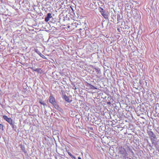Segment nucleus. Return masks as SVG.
<instances>
[{
    "label": "nucleus",
    "mask_w": 159,
    "mask_h": 159,
    "mask_svg": "<svg viewBox=\"0 0 159 159\" xmlns=\"http://www.w3.org/2000/svg\"><path fill=\"white\" fill-rule=\"evenodd\" d=\"M118 153L121 154L124 157L126 155V152L124 148L122 147H119L118 149Z\"/></svg>",
    "instance_id": "1"
},
{
    "label": "nucleus",
    "mask_w": 159,
    "mask_h": 159,
    "mask_svg": "<svg viewBox=\"0 0 159 159\" xmlns=\"http://www.w3.org/2000/svg\"><path fill=\"white\" fill-rule=\"evenodd\" d=\"M3 118L7 121L11 125H13V122L12 119L10 118H8L7 116L4 115L3 116Z\"/></svg>",
    "instance_id": "2"
},
{
    "label": "nucleus",
    "mask_w": 159,
    "mask_h": 159,
    "mask_svg": "<svg viewBox=\"0 0 159 159\" xmlns=\"http://www.w3.org/2000/svg\"><path fill=\"white\" fill-rule=\"evenodd\" d=\"M49 102L53 106L57 103L55 98L52 96H50L49 97Z\"/></svg>",
    "instance_id": "3"
},
{
    "label": "nucleus",
    "mask_w": 159,
    "mask_h": 159,
    "mask_svg": "<svg viewBox=\"0 0 159 159\" xmlns=\"http://www.w3.org/2000/svg\"><path fill=\"white\" fill-rule=\"evenodd\" d=\"M52 17V14L50 13H48L47 14L45 18V21L47 22Z\"/></svg>",
    "instance_id": "4"
},
{
    "label": "nucleus",
    "mask_w": 159,
    "mask_h": 159,
    "mask_svg": "<svg viewBox=\"0 0 159 159\" xmlns=\"http://www.w3.org/2000/svg\"><path fill=\"white\" fill-rule=\"evenodd\" d=\"M148 134L149 136V138H156V135L153 133L152 131H149L148 132Z\"/></svg>",
    "instance_id": "5"
},
{
    "label": "nucleus",
    "mask_w": 159,
    "mask_h": 159,
    "mask_svg": "<svg viewBox=\"0 0 159 159\" xmlns=\"http://www.w3.org/2000/svg\"><path fill=\"white\" fill-rule=\"evenodd\" d=\"M63 99H64L66 101L70 103L72 102V100L71 98H70L68 97L66 95H64L62 98Z\"/></svg>",
    "instance_id": "6"
},
{
    "label": "nucleus",
    "mask_w": 159,
    "mask_h": 159,
    "mask_svg": "<svg viewBox=\"0 0 159 159\" xmlns=\"http://www.w3.org/2000/svg\"><path fill=\"white\" fill-rule=\"evenodd\" d=\"M54 106L56 109L59 111H60L62 112L63 111L62 109L59 107V106L57 105V103H56L54 105Z\"/></svg>",
    "instance_id": "7"
},
{
    "label": "nucleus",
    "mask_w": 159,
    "mask_h": 159,
    "mask_svg": "<svg viewBox=\"0 0 159 159\" xmlns=\"http://www.w3.org/2000/svg\"><path fill=\"white\" fill-rule=\"evenodd\" d=\"M101 14L103 16L104 18L106 19H108V16L107 13L106 12V11H105L103 12H102V13H101Z\"/></svg>",
    "instance_id": "8"
},
{
    "label": "nucleus",
    "mask_w": 159,
    "mask_h": 159,
    "mask_svg": "<svg viewBox=\"0 0 159 159\" xmlns=\"http://www.w3.org/2000/svg\"><path fill=\"white\" fill-rule=\"evenodd\" d=\"M155 138H151V140L152 142V144L154 145V146H156L157 145V143L155 142V141L154 139Z\"/></svg>",
    "instance_id": "9"
},
{
    "label": "nucleus",
    "mask_w": 159,
    "mask_h": 159,
    "mask_svg": "<svg viewBox=\"0 0 159 159\" xmlns=\"http://www.w3.org/2000/svg\"><path fill=\"white\" fill-rule=\"evenodd\" d=\"M87 85L88 86H89V88L90 89H97V88H96L94 86H93L91 84H89L88 83H87Z\"/></svg>",
    "instance_id": "10"
},
{
    "label": "nucleus",
    "mask_w": 159,
    "mask_h": 159,
    "mask_svg": "<svg viewBox=\"0 0 159 159\" xmlns=\"http://www.w3.org/2000/svg\"><path fill=\"white\" fill-rule=\"evenodd\" d=\"M39 102L43 106H45L46 105V104L45 103H44L42 101V100H40L39 101Z\"/></svg>",
    "instance_id": "11"
},
{
    "label": "nucleus",
    "mask_w": 159,
    "mask_h": 159,
    "mask_svg": "<svg viewBox=\"0 0 159 159\" xmlns=\"http://www.w3.org/2000/svg\"><path fill=\"white\" fill-rule=\"evenodd\" d=\"M68 154L73 159H76V157H75L73 156L70 152H68Z\"/></svg>",
    "instance_id": "12"
},
{
    "label": "nucleus",
    "mask_w": 159,
    "mask_h": 159,
    "mask_svg": "<svg viewBox=\"0 0 159 159\" xmlns=\"http://www.w3.org/2000/svg\"><path fill=\"white\" fill-rule=\"evenodd\" d=\"M35 51L39 55L41 53L40 52L38 49H35Z\"/></svg>",
    "instance_id": "13"
},
{
    "label": "nucleus",
    "mask_w": 159,
    "mask_h": 159,
    "mask_svg": "<svg viewBox=\"0 0 159 159\" xmlns=\"http://www.w3.org/2000/svg\"><path fill=\"white\" fill-rule=\"evenodd\" d=\"M39 55L40 56V57L43 58H46L45 57V56L43 55V54H42L41 53Z\"/></svg>",
    "instance_id": "14"
},
{
    "label": "nucleus",
    "mask_w": 159,
    "mask_h": 159,
    "mask_svg": "<svg viewBox=\"0 0 159 159\" xmlns=\"http://www.w3.org/2000/svg\"><path fill=\"white\" fill-rule=\"evenodd\" d=\"M3 125L0 124V129L3 130Z\"/></svg>",
    "instance_id": "15"
},
{
    "label": "nucleus",
    "mask_w": 159,
    "mask_h": 159,
    "mask_svg": "<svg viewBox=\"0 0 159 159\" xmlns=\"http://www.w3.org/2000/svg\"><path fill=\"white\" fill-rule=\"evenodd\" d=\"M105 10H104L102 8L100 7V11L101 12V13H102V12H103Z\"/></svg>",
    "instance_id": "16"
},
{
    "label": "nucleus",
    "mask_w": 159,
    "mask_h": 159,
    "mask_svg": "<svg viewBox=\"0 0 159 159\" xmlns=\"http://www.w3.org/2000/svg\"><path fill=\"white\" fill-rule=\"evenodd\" d=\"M95 70L96 71L98 72V73L99 72V71H100L97 68H95Z\"/></svg>",
    "instance_id": "17"
},
{
    "label": "nucleus",
    "mask_w": 159,
    "mask_h": 159,
    "mask_svg": "<svg viewBox=\"0 0 159 159\" xmlns=\"http://www.w3.org/2000/svg\"><path fill=\"white\" fill-rule=\"evenodd\" d=\"M12 127L14 128V125L13 124V125H11Z\"/></svg>",
    "instance_id": "18"
},
{
    "label": "nucleus",
    "mask_w": 159,
    "mask_h": 159,
    "mask_svg": "<svg viewBox=\"0 0 159 159\" xmlns=\"http://www.w3.org/2000/svg\"><path fill=\"white\" fill-rule=\"evenodd\" d=\"M107 104H111V102H107Z\"/></svg>",
    "instance_id": "19"
},
{
    "label": "nucleus",
    "mask_w": 159,
    "mask_h": 159,
    "mask_svg": "<svg viewBox=\"0 0 159 159\" xmlns=\"http://www.w3.org/2000/svg\"><path fill=\"white\" fill-rule=\"evenodd\" d=\"M44 112H45V114H46V113L47 112L46 110H45V111Z\"/></svg>",
    "instance_id": "20"
},
{
    "label": "nucleus",
    "mask_w": 159,
    "mask_h": 159,
    "mask_svg": "<svg viewBox=\"0 0 159 159\" xmlns=\"http://www.w3.org/2000/svg\"><path fill=\"white\" fill-rule=\"evenodd\" d=\"M78 159H81V157H78Z\"/></svg>",
    "instance_id": "21"
},
{
    "label": "nucleus",
    "mask_w": 159,
    "mask_h": 159,
    "mask_svg": "<svg viewBox=\"0 0 159 159\" xmlns=\"http://www.w3.org/2000/svg\"><path fill=\"white\" fill-rule=\"evenodd\" d=\"M90 129H92V130H93V128H92V127H91V128H90Z\"/></svg>",
    "instance_id": "22"
},
{
    "label": "nucleus",
    "mask_w": 159,
    "mask_h": 159,
    "mask_svg": "<svg viewBox=\"0 0 159 159\" xmlns=\"http://www.w3.org/2000/svg\"><path fill=\"white\" fill-rule=\"evenodd\" d=\"M147 142H148V143H149V144H150V143H149V142H148V140H147Z\"/></svg>",
    "instance_id": "23"
},
{
    "label": "nucleus",
    "mask_w": 159,
    "mask_h": 159,
    "mask_svg": "<svg viewBox=\"0 0 159 159\" xmlns=\"http://www.w3.org/2000/svg\"><path fill=\"white\" fill-rule=\"evenodd\" d=\"M131 152H132V153L133 154H134L133 152L132 151H131Z\"/></svg>",
    "instance_id": "24"
},
{
    "label": "nucleus",
    "mask_w": 159,
    "mask_h": 159,
    "mask_svg": "<svg viewBox=\"0 0 159 159\" xmlns=\"http://www.w3.org/2000/svg\"><path fill=\"white\" fill-rule=\"evenodd\" d=\"M76 89V87H75V90Z\"/></svg>",
    "instance_id": "25"
},
{
    "label": "nucleus",
    "mask_w": 159,
    "mask_h": 159,
    "mask_svg": "<svg viewBox=\"0 0 159 159\" xmlns=\"http://www.w3.org/2000/svg\"><path fill=\"white\" fill-rule=\"evenodd\" d=\"M1 0H0V1H1Z\"/></svg>",
    "instance_id": "26"
}]
</instances>
